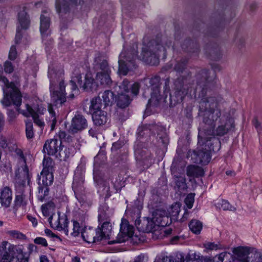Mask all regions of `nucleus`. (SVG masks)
Wrapping results in <instances>:
<instances>
[{"label":"nucleus","instance_id":"8fccbe9b","mask_svg":"<svg viewBox=\"0 0 262 262\" xmlns=\"http://www.w3.org/2000/svg\"><path fill=\"white\" fill-rule=\"evenodd\" d=\"M221 206L222 208L224 210H228L234 211L235 210V208L232 206L230 204V203L226 200H223L222 201V203H221Z\"/></svg>","mask_w":262,"mask_h":262},{"label":"nucleus","instance_id":"c03bdc74","mask_svg":"<svg viewBox=\"0 0 262 262\" xmlns=\"http://www.w3.org/2000/svg\"><path fill=\"white\" fill-rule=\"evenodd\" d=\"M204 246L206 250H217L221 249L222 246L220 244H216L215 243L207 242L204 244Z\"/></svg>","mask_w":262,"mask_h":262},{"label":"nucleus","instance_id":"49530a36","mask_svg":"<svg viewBox=\"0 0 262 262\" xmlns=\"http://www.w3.org/2000/svg\"><path fill=\"white\" fill-rule=\"evenodd\" d=\"M187 60L184 59L181 62H177L174 67V70L177 72H182L186 68Z\"/></svg>","mask_w":262,"mask_h":262},{"label":"nucleus","instance_id":"9b49d317","mask_svg":"<svg viewBox=\"0 0 262 262\" xmlns=\"http://www.w3.org/2000/svg\"><path fill=\"white\" fill-rule=\"evenodd\" d=\"M160 78L159 76H155L151 78H144V82L148 88H151V98L148 100V104H151L152 101L155 99L156 101L158 100L160 93Z\"/></svg>","mask_w":262,"mask_h":262},{"label":"nucleus","instance_id":"6e6552de","mask_svg":"<svg viewBox=\"0 0 262 262\" xmlns=\"http://www.w3.org/2000/svg\"><path fill=\"white\" fill-rule=\"evenodd\" d=\"M83 183L84 175L79 170H77L74 176L72 189L76 198L80 203L85 202L87 199Z\"/></svg>","mask_w":262,"mask_h":262},{"label":"nucleus","instance_id":"39448f33","mask_svg":"<svg viewBox=\"0 0 262 262\" xmlns=\"http://www.w3.org/2000/svg\"><path fill=\"white\" fill-rule=\"evenodd\" d=\"M202 132L199 133L198 145L201 148L197 154L198 159L196 163L202 165H206L211 160V151H214V149L212 145L210 140H208V137H201Z\"/></svg>","mask_w":262,"mask_h":262},{"label":"nucleus","instance_id":"79ce46f5","mask_svg":"<svg viewBox=\"0 0 262 262\" xmlns=\"http://www.w3.org/2000/svg\"><path fill=\"white\" fill-rule=\"evenodd\" d=\"M26 135L28 139L33 138L34 135L33 124L29 120L26 121Z\"/></svg>","mask_w":262,"mask_h":262},{"label":"nucleus","instance_id":"13d9d810","mask_svg":"<svg viewBox=\"0 0 262 262\" xmlns=\"http://www.w3.org/2000/svg\"><path fill=\"white\" fill-rule=\"evenodd\" d=\"M252 124L254 126L255 128L257 129V130L260 131L261 130V125L260 123L258 121L257 118H254L252 120Z\"/></svg>","mask_w":262,"mask_h":262},{"label":"nucleus","instance_id":"c756f323","mask_svg":"<svg viewBox=\"0 0 262 262\" xmlns=\"http://www.w3.org/2000/svg\"><path fill=\"white\" fill-rule=\"evenodd\" d=\"M14 202L16 206L26 205V196L24 194L23 187H21L19 190L16 191Z\"/></svg>","mask_w":262,"mask_h":262},{"label":"nucleus","instance_id":"864d4df0","mask_svg":"<svg viewBox=\"0 0 262 262\" xmlns=\"http://www.w3.org/2000/svg\"><path fill=\"white\" fill-rule=\"evenodd\" d=\"M34 242L36 244L40 245L43 247H47L48 246L46 239L41 237H36L34 239Z\"/></svg>","mask_w":262,"mask_h":262},{"label":"nucleus","instance_id":"c9c22d12","mask_svg":"<svg viewBox=\"0 0 262 262\" xmlns=\"http://www.w3.org/2000/svg\"><path fill=\"white\" fill-rule=\"evenodd\" d=\"M191 231L195 234H199L202 229V223L196 220H192L189 224Z\"/></svg>","mask_w":262,"mask_h":262},{"label":"nucleus","instance_id":"a19ab883","mask_svg":"<svg viewBox=\"0 0 262 262\" xmlns=\"http://www.w3.org/2000/svg\"><path fill=\"white\" fill-rule=\"evenodd\" d=\"M20 162H22V170L24 172V175L28 180H30V176L29 172V169L27 165L26 164L25 158L24 156L22 151H20Z\"/></svg>","mask_w":262,"mask_h":262},{"label":"nucleus","instance_id":"f03ea898","mask_svg":"<svg viewBox=\"0 0 262 262\" xmlns=\"http://www.w3.org/2000/svg\"><path fill=\"white\" fill-rule=\"evenodd\" d=\"M3 71H0V84L3 86L4 97L2 103L5 106L13 104L17 107V111L26 117H32L35 125L41 129L45 126L43 118L41 116L46 111L45 108H38L35 111L28 104H26L25 110H20L19 106L21 103V94L15 84L9 82L8 79L3 75Z\"/></svg>","mask_w":262,"mask_h":262},{"label":"nucleus","instance_id":"338daca9","mask_svg":"<svg viewBox=\"0 0 262 262\" xmlns=\"http://www.w3.org/2000/svg\"><path fill=\"white\" fill-rule=\"evenodd\" d=\"M45 232L46 234L49 237H56V238L58 237V236L57 235H56V234L53 233L52 232V231L51 230H50V229H45Z\"/></svg>","mask_w":262,"mask_h":262},{"label":"nucleus","instance_id":"58836bf2","mask_svg":"<svg viewBox=\"0 0 262 262\" xmlns=\"http://www.w3.org/2000/svg\"><path fill=\"white\" fill-rule=\"evenodd\" d=\"M6 233L7 235L13 239L24 240L26 238V236L18 230H9Z\"/></svg>","mask_w":262,"mask_h":262},{"label":"nucleus","instance_id":"cd10ccee","mask_svg":"<svg viewBox=\"0 0 262 262\" xmlns=\"http://www.w3.org/2000/svg\"><path fill=\"white\" fill-rule=\"evenodd\" d=\"M103 103L101 102V99L100 96L92 98L91 100V105L89 107L90 113L93 114L98 111H102L101 107Z\"/></svg>","mask_w":262,"mask_h":262},{"label":"nucleus","instance_id":"dca6fc26","mask_svg":"<svg viewBox=\"0 0 262 262\" xmlns=\"http://www.w3.org/2000/svg\"><path fill=\"white\" fill-rule=\"evenodd\" d=\"M48 221L52 228L58 230H63L65 232H68V222L66 216L60 217L59 215L57 220L54 222H53V215H51Z\"/></svg>","mask_w":262,"mask_h":262},{"label":"nucleus","instance_id":"9d476101","mask_svg":"<svg viewBox=\"0 0 262 262\" xmlns=\"http://www.w3.org/2000/svg\"><path fill=\"white\" fill-rule=\"evenodd\" d=\"M50 92L51 93V98L55 105L58 104H62L66 101L65 94V85L63 80L59 82V85L57 90H55L53 81L50 79Z\"/></svg>","mask_w":262,"mask_h":262},{"label":"nucleus","instance_id":"b1692460","mask_svg":"<svg viewBox=\"0 0 262 262\" xmlns=\"http://www.w3.org/2000/svg\"><path fill=\"white\" fill-rule=\"evenodd\" d=\"M94 180L98 186L99 189L102 188L103 194L106 196H110V186L108 182L104 181L97 176L96 172L94 171Z\"/></svg>","mask_w":262,"mask_h":262},{"label":"nucleus","instance_id":"052dcab7","mask_svg":"<svg viewBox=\"0 0 262 262\" xmlns=\"http://www.w3.org/2000/svg\"><path fill=\"white\" fill-rule=\"evenodd\" d=\"M29 258L25 257L24 253L16 257V262H28Z\"/></svg>","mask_w":262,"mask_h":262},{"label":"nucleus","instance_id":"de8ad7c7","mask_svg":"<svg viewBox=\"0 0 262 262\" xmlns=\"http://www.w3.org/2000/svg\"><path fill=\"white\" fill-rule=\"evenodd\" d=\"M194 201V194L193 193L188 194L185 199V203L188 209H191L193 205Z\"/></svg>","mask_w":262,"mask_h":262},{"label":"nucleus","instance_id":"bf43d9fd","mask_svg":"<svg viewBox=\"0 0 262 262\" xmlns=\"http://www.w3.org/2000/svg\"><path fill=\"white\" fill-rule=\"evenodd\" d=\"M2 170L5 172H8L11 170V166L9 162H6L3 163L1 166Z\"/></svg>","mask_w":262,"mask_h":262},{"label":"nucleus","instance_id":"aec40b11","mask_svg":"<svg viewBox=\"0 0 262 262\" xmlns=\"http://www.w3.org/2000/svg\"><path fill=\"white\" fill-rule=\"evenodd\" d=\"M97 229L100 235H101L102 239L104 238L110 239L112 234V224L111 222L99 224Z\"/></svg>","mask_w":262,"mask_h":262},{"label":"nucleus","instance_id":"412c9836","mask_svg":"<svg viewBox=\"0 0 262 262\" xmlns=\"http://www.w3.org/2000/svg\"><path fill=\"white\" fill-rule=\"evenodd\" d=\"M63 147V146L61 145V148L56 156V158L60 161H66L70 157L73 156L75 152V148L72 146L66 147L64 149Z\"/></svg>","mask_w":262,"mask_h":262},{"label":"nucleus","instance_id":"5701e85b","mask_svg":"<svg viewBox=\"0 0 262 262\" xmlns=\"http://www.w3.org/2000/svg\"><path fill=\"white\" fill-rule=\"evenodd\" d=\"M53 179V173L41 171L40 176L38 178V183L40 186L42 185V186L48 187L52 184Z\"/></svg>","mask_w":262,"mask_h":262},{"label":"nucleus","instance_id":"ddd939ff","mask_svg":"<svg viewBox=\"0 0 262 262\" xmlns=\"http://www.w3.org/2000/svg\"><path fill=\"white\" fill-rule=\"evenodd\" d=\"M61 141L58 139L48 140L44 144L43 151L49 156H55L56 157L61 148Z\"/></svg>","mask_w":262,"mask_h":262},{"label":"nucleus","instance_id":"6ab92c4d","mask_svg":"<svg viewBox=\"0 0 262 262\" xmlns=\"http://www.w3.org/2000/svg\"><path fill=\"white\" fill-rule=\"evenodd\" d=\"M12 191L9 187H5L2 191L0 195V202L1 206L8 207L12 201Z\"/></svg>","mask_w":262,"mask_h":262},{"label":"nucleus","instance_id":"e433bc0d","mask_svg":"<svg viewBox=\"0 0 262 262\" xmlns=\"http://www.w3.org/2000/svg\"><path fill=\"white\" fill-rule=\"evenodd\" d=\"M184 259L174 257L173 256H160L156 257L154 262H183Z\"/></svg>","mask_w":262,"mask_h":262},{"label":"nucleus","instance_id":"bb28decb","mask_svg":"<svg viewBox=\"0 0 262 262\" xmlns=\"http://www.w3.org/2000/svg\"><path fill=\"white\" fill-rule=\"evenodd\" d=\"M48 111L49 116L48 117L47 124L50 126L51 130H53L57 123L58 115H56L51 104L48 106Z\"/></svg>","mask_w":262,"mask_h":262},{"label":"nucleus","instance_id":"69168bd1","mask_svg":"<svg viewBox=\"0 0 262 262\" xmlns=\"http://www.w3.org/2000/svg\"><path fill=\"white\" fill-rule=\"evenodd\" d=\"M229 254V253L226 252H222L219 255L218 258L221 262H223L225 258L228 257Z\"/></svg>","mask_w":262,"mask_h":262},{"label":"nucleus","instance_id":"7ed1b4c3","mask_svg":"<svg viewBox=\"0 0 262 262\" xmlns=\"http://www.w3.org/2000/svg\"><path fill=\"white\" fill-rule=\"evenodd\" d=\"M171 44V42L166 37H158L156 39L144 45L140 58L147 64L156 65L159 56H166V50Z\"/></svg>","mask_w":262,"mask_h":262},{"label":"nucleus","instance_id":"603ef678","mask_svg":"<svg viewBox=\"0 0 262 262\" xmlns=\"http://www.w3.org/2000/svg\"><path fill=\"white\" fill-rule=\"evenodd\" d=\"M4 70L6 73H12L14 70V68L12 63L9 61H6L4 64Z\"/></svg>","mask_w":262,"mask_h":262},{"label":"nucleus","instance_id":"2eb2a0df","mask_svg":"<svg viewBox=\"0 0 262 262\" xmlns=\"http://www.w3.org/2000/svg\"><path fill=\"white\" fill-rule=\"evenodd\" d=\"M83 239L88 243H94L102 240L97 229L93 228H85L81 231Z\"/></svg>","mask_w":262,"mask_h":262},{"label":"nucleus","instance_id":"4be33fe9","mask_svg":"<svg viewBox=\"0 0 262 262\" xmlns=\"http://www.w3.org/2000/svg\"><path fill=\"white\" fill-rule=\"evenodd\" d=\"M94 123L97 126L104 125L108 120L107 113L104 111H98L92 114Z\"/></svg>","mask_w":262,"mask_h":262},{"label":"nucleus","instance_id":"37998d69","mask_svg":"<svg viewBox=\"0 0 262 262\" xmlns=\"http://www.w3.org/2000/svg\"><path fill=\"white\" fill-rule=\"evenodd\" d=\"M110 216L109 214L106 211L101 210L99 211L98 215L99 224H104L107 222H110Z\"/></svg>","mask_w":262,"mask_h":262},{"label":"nucleus","instance_id":"a211bd4d","mask_svg":"<svg viewBox=\"0 0 262 262\" xmlns=\"http://www.w3.org/2000/svg\"><path fill=\"white\" fill-rule=\"evenodd\" d=\"M136 225L144 232H151L154 228V221L149 217H144L142 221L136 220Z\"/></svg>","mask_w":262,"mask_h":262},{"label":"nucleus","instance_id":"4d7b16f0","mask_svg":"<svg viewBox=\"0 0 262 262\" xmlns=\"http://www.w3.org/2000/svg\"><path fill=\"white\" fill-rule=\"evenodd\" d=\"M194 258L197 259L196 262H214L211 259H210L209 257L202 256L201 257V258H200L199 256H198V257H196L195 254L194 253Z\"/></svg>","mask_w":262,"mask_h":262},{"label":"nucleus","instance_id":"20e7f679","mask_svg":"<svg viewBox=\"0 0 262 262\" xmlns=\"http://www.w3.org/2000/svg\"><path fill=\"white\" fill-rule=\"evenodd\" d=\"M119 89L115 101L118 107L125 108L128 106L131 101L128 95L126 93L130 92L132 94L137 96L139 93L140 84L138 82H135L131 85L127 79H124L119 85Z\"/></svg>","mask_w":262,"mask_h":262},{"label":"nucleus","instance_id":"f257e3e1","mask_svg":"<svg viewBox=\"0 0 262 262\" xmlns=\"http://www.w3.org/2000/svg\"><path fill=\"white\" fill-rule=\"evenodd\" d=\"M211 72L206 70H202L197 75L196 91L201 90L202 98L199 104V115L203 118L205 124L201 137H208L211 141L212 137L223 136L234 127L233 119L230 116L223 115L220 120V124L215 129V121L221 116V112L219 108V102L216 97H206L208 88L212 84L214 74L210 77Z\"/></svg>","mask_w":262,"mask_h":262},{"label":"nucleus","instance_id":"2f4dec72","mask_svg":"<svg viewBox=\"0 0 262 262\" xmlns=\"http://www.w3.org/2000/svg\"><path fill=\"white\" fill-rule=\"evenodd\" d=\"M103 101L104 107L111 105L114 101V94L109 90L105 91L101 95Z\"/></svg>","mask_w":262,"mask_h":262},{"label":"nucleus","instance_id":"7c9ffc66","mask_svg":"<svg viewBox=\"0 0 262 262\" xmlns=\"http://www.w3.org/2000/svg\"><path fill=\"white\" fill-rule=\"evenodd\" d=\"M110 73L98 72L96 75V81L102 85H110L112 82Z\"/></svg>","mask_w":262,"mask_h":262},{"label":"nucleus","instance_id":"f8f14e48","mask_svg":"<svg viewBox=\"0 0 262 262\" xmlns=\"http://www.w3.org/2000/svg\"><path fill=\"white\" fill-rule=\"evenodd\" d=\"M88 122L85 117L80 114H76L73 118L69 128V132L75 134L85 129Z\"/></svg>","mask_w":262,"mask_h":262},{"label":"nucleus","instance_id":"774afa93","mask_svg":"<svg viewBox=\"0 0 262 262\" xmlns=\"http://www.w3.org/2000/svg\"><path fill=\"white\" fill-rule=\"evenodd\" d=\"M7 255H3L0 257V262H12L11 258H8Z\"/></svg>","mask_w":262,"mask_h":262},{"label":"nucleus","instance_id":"393cba45","mask_svg":"<svg viewBox=\"0 0 262 262\" xmlns=\"http://www.w3.org/2000/svg\"><path fill=\"white\" fill-rule=\"evenodd\" d=\"M176 87L175 95L178 101H182L185 96L187 94V90L185 88L184 82L183 84L180 83V80L178 79L174 82Z\"/></svg>","mask_w":262,"mask_h":262},{"label":"nucleus","instance_id":"1a4fd4ad","mask_svg":"<svg viewBox=\"0 0 262 262\" xmlns=\"http://www.w3.org/2000/svg\"><path fill=\"white\" fill-rule=\"evenodd\" d=\"M120 231V233L118 234L116 239L108 241V244L112 245L116 243L125 242L133 236L134 234V227L130 225L127 221L122 220Z\"/></svg>","mask_w":262,"mask_h":262},{"label":"nucleus","instance_id":"6e6d98bb","mask_svg":"<svg viewBox=\"0 0 262 262\" xmlns=\"http://www.w3.org/2000/svg\"><path fill=\"white\" fill-rule=\"evenodd\" d=\"M98 130L97 126L92 127L89 131V135L93 138H97Z\"/></svg>","mask_w":262,"mask_h":262},{"label":"nucleus","instance_id":"680f3d73","mask_svg":"<svg viewBox=\"0 0 262 262\" xmlns=\"http://www.w3.org/2000/svg\"><path fill=\"white\" fill-rule=\"evenodd\" d=\"M122 142L121 141H118L113 144L112 147V150H117L120 148L122 146Z\"/></svg>","mask_w":262,"mask_h":262},{"label":"nucleus","instance_id":"09e8293b","mask_svg":"<svg viewBox=\"0 0 262 262\" xmlns=\"http://www.w3.org/2000/svg\"><path fill=\"white\" fill-rule=\"evenodd\" d=\"M99 68L102 73H110V70L108 66L107 62L105 60H103L99 63Z\"/></svg>","mask_w":262,"mask_h":262},{"label":"nucleus","instance_id":"72a5a7b5","mask_svg":"<svg viewBox=\"0 0 262 262\" xmlns=\"http://www.w3.org/2000/svg\"><path fill=\"white\" fill-rule=\"evenodd\" d=\"M174 179L176 186L178 188V190H184L187 188V184L186 183V179L184 176H174Z\"/></svg>","mask_w":262,"mask_h":262},{"label":"nucleus","instance_id":"a18cd8bd","mask_svg":"<svg viewBox=\"0 0 262 262\" xmlns=\"http://www.w3.org/2000/svg\"><path fill=\"white\" fill-rule=\"evenodd\" d=\"M73 231L71 234L74 237L77 236L80 232L82 231L81 230L79 224L78 222L74 221L73 222Z\"/></svg>","mask_w":262,"mask_h":262},{"label":"nucleus","instance_id":"473e14b6","mask_svg":"<svg viewBox=\"0 0 262 262\" xmlns=\"http://www.w3.org/2000/svg\"><path fill=\"white\" fill-rule=\"evenodd\" d=\"M70 4L67 0H64L60 4L58 3H56V10L58 13H61L62 11L66 12L68 11L69 5L71 4H76L77 3V0H69Z\"/></svg>","mask_w":262,"mask_h":262},{"label":"nucleus","instance_id":"4c0bfd02","mask_svg":"<svg viewBox=\"0 0 262 262\" xmlns=\"http://www.w3.org/2000/svg\"><path fill=\"white\" fill-rule=\"evenodd\" d=\"M49 189L48 187L39 186L38 187V194L37 195L38 199L41 202H43L46 200V196L49 194Z\"/></svg>","mask_w":262,"mask_h":262},{"label":"nucleus","instance_id":"423d86ee","mask_svg":"<svg viewBox=\"0 0 262 262\" xmlns=\"http://www.w3.org/2000/svg\"><path fill=\"white\" fill-rule=\"evenodd\" d=\"M137 51L134 49L132 51H122L119 56V70L120 74L126 75L129 70H132L136 68L135 59Z\"/></svg>","mask_w":262,"mask_h":262},{"label":"nucleus","instance_id":"a878e982","mask_svg":"<svg viewBox=\"0 0 262 262\" xmlns=\"http://www.w3.org/2000/svg\"><path fill=\"white\" fill-rule=\"evenodd\" d=\"M18 20L22 29H27L29 28L30 20L25 8L18 12Z\"/></svg>","mask_w":262,"mask_h":262},{"label":"nucleus","instance_id":"ea45409f","mask_svg":"<svg viewBox=\"0 0 262 262\" xmlns=\"http://www.w3.org/2000/svg\"><path fill=\"white\" fill-rule=\"evenodd\" d=\"M55 208V204L52 202H50L41 206L42 212L44 216H48L50 213L52 212Z\"/></svg>","mask_w":262,"mask_h":262},{"label":"nucleus","instance_id":"e2e57ef3","mask_svg":"<svg viewBox=\"0 0 262 262\" xmlns=\"http://www.w3.org/2000/svg\"><path fill=\"white\" fill-rule=\"evenodd\" d=\"M27 219L30 221L31 222V223H32V225L34 227H36L37 225V219L33 217V216L31 215H27Z\"/></svg>","mask_w":262,"mask_h":262},{"label":"nucleus","instance_id":"0eeeda50","mask_svg":"<svg viewBox=\"0 0 262 262\" xmlns=\"http://www.w3.org/2000/svg\"><path fill=\"white\" fill-rule=\"evenodd\" d=\"M70 85L72 92L77 91L78 85L83 89H92L95 85L94 79L90 74H86L85 81L83 82L81 77V72L79 68L76 69L73 73L72 79L70 82Z\"/></svg>","mask_w":262,"mask_h":262},{"label":"nucleus","instance_id":"5fc2aeb1","mask_svg":"<svg viewBox=\"0 0 262 262\" xmlns=\"http://www.w3.org/2000/svg\"><path fill=\"white\" fill-rule=\"evenodd\" d=\"M9 121L12 122L16 118L17 114L13 110H8L7 113Z\"/></svg>","mask_w":262,"mask_h":262},{"label":"nucleus","instance_id":"0e129e2a","mask_svg":"<svg viewBox=\"0 0 262 262\" xmlns=\"http://www.w3.org/2000/svg\"><path fill=\"white\" fill-rule=\"evenodd\" d=\"M147 258V256H145L144 255L141 254L135 258L134 262H143L144 259Z\"/></svg>","mask_w":262,"mask_h":262},{"label":"nucleus","instance_id":"f704fd0d","mask_svg":"<svg viewBox=\"0 0 262 262\" xmlns=\"http://www.w3.org/2000/svg\"><path fill=\"white\" fill-rule=\"evenodd\" d=\"M43 169L42 171L43 172H50L53 173L54 162L50 157L44 158L43 162Z\"/></svg>","mask_w":262,"mask_h":262},{"label":"nucleus","instance_id":"4468645a","mask_svg":"<svg viewBox=\"0 0 262 262\" xmlns=\"http://www.w3.org/2000/svg\"><path fill=\"white\" fill-rule=\"evenodd\" d=\"M2 247L5 249L6 252L3 255H7L8 258L12 259L15 256L16 257L21 256L24 253L22 246L14 245L9 243L7 241L2 242Z\"/></svg>","mask_w":262,"mask_h":262},{"label":"nucleus","instance_id":"c85d7f7f","mask_svg":"<svg viewBox=\"0 0 262 262\" xmlns=\"http://www.w3.org/2000/svg\"><path fill=\"white\" fill-rule=\"evenodd\" d=\"M203 169L198 166L189 165L187 168V174L188 177H199L204 175Z\"/></svg>","mask_w":262,"mask_h":262},{"label":"nucleus","instance_id":"f3484780","mask_svg":"<svg viewBox=\"0 0 262 262\" xmlns=\"http://www.w3.org/2000/svg\"><path fill=\"white\" fill-rule=\"evenodd\" d=\"M40 16V31L42 35L43 41L49 34L48 30L50 26V18L47 13L43 12Z\"/></svg>","mask_w":262,"mask_h":262},{"label":"nucleus","instance_id":"3c124183","mask_svg":"<svg viewBox=\"0 0 262 262\" xmlns=\"http://www.w3.org/2000/svg\"><path fill=\"white\" fill-rule=\"evenodd\" d=\"M17 57V51L16 49L15 46L13 45L11 47L9 53V58L10 60H14L16 59Z\"/></svg>","mask_w":262,"mask_h":262}]
</instances>
